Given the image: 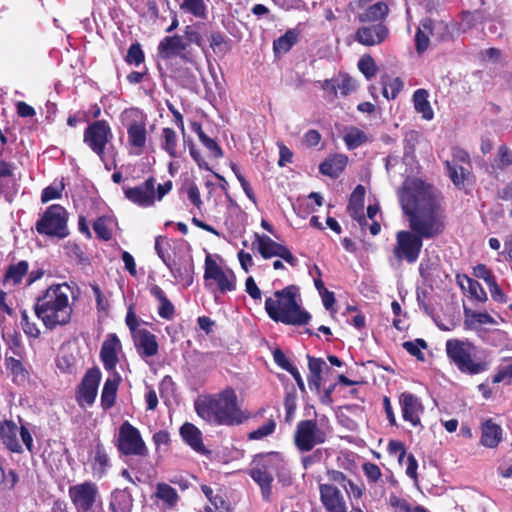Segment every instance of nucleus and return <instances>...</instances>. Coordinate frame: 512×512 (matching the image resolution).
I'll return each instance as SVG.
<instances>
[{"label": "nucleus", "mask_w": 512, "mask_h": 512, "mask_svg": "<svg viewBox=\"0 0 512 512\" xmlns=\"http://www.w3.org/2000/svg\"><path fill=\"white\" fill-rule=\"evenodd\" d=\"M398 195L410 230L396 232L392 255L398 264H414L420 256L423 239L437 237L445 230V215L433 186L419 178L406 179Z\"/></svg>", "instance_id": "f257e3e1"}, {"label": "nucleus", "mask_w": 512, "mask_h": 512, "mask_svg": "<svg viewBox=\"0 0 512 512\" xmlns=\"http://www.w3.org/2000/svg\"><path fill=\"white\" fill-rule=\"evenodd\" d=\"M197 415L209 424L235 426L249 419L238 404L237 394L231 386L218 393L199 397L194 402Z\"/></svg>", "instance_id": "f03ea898"}, {"label": "nucleus", "mask_w": 512, "mask_h": 512, "mask_svg": "<svg viewBox=\"0 0 512 512\" xmlns=\"http://www.w3.org/2000/svg\"><path fill=\"white\" fill-rule=\"evenodd\" d=\"M72 288L67 283L52 284L40 294L34 303L36 317L44 327L53 331L71 322L73 307L69 301Z\"/></svg>", "instance_id": "7ed1b4c3"}, {"label": "nucleus", "mask_w": 512, "mask_h": 512, "mask_svg": "<svg viewBox=\"0 0 512 512\" xmlns=\"http://www.w3.org/2000/svg\"><path fill=\"white\" fill-rule=\"evenodd\" d=\"M297 287L289 285L282 290L275 291V299L268 297L265 300V310L275 322L286 325L302 326L309 323L311 315L302 309L296 300Z\"/></svg>", "instance_id": "20e7f679"}, {"label": "nucleus", "mask_w": 512, "mask_h": 512, "mask_svg": "<svg viewBox=\"0 0 512 512\" xmlns=\"http://www.w3.org/2000/svg\"><path fill=\"white\" fill-rule=\"evenodd\" d=\"M445 349L450 363L462 374L473 376L489 368V362L479 355L478 348L469 340L448 339Z\"/></svg>", "instance_id": "39448f33"}, {"label": "nucleus", "mask_w": 512, "mask_h": 512, "mask_svg": "<svg viewBox=\"0 0 512 512\" xmlns=\"http://www.w3.org/2000/svg\"><path fill=\"white\" fill-rule=\"evenodd\" d=\"M172 188L171 180L158 184L156 187V179L150 176L137 186L123 187V192L125 198L131 203L141 208H148L154 206L156 201H162Z\"/></svg>", "instance_id": "423d86ee"}, {"label": "nucleus", "mask_w": 512, "mask_h": 512, "mask_svg": "<svg viewBox=\"0 0 512 512\" xmlns=\"http://www.w3.org/2000/svg\"><path fill=\"white\" fill-rule=\"evenodd\" d=\"M35 230L39 235L61 240L69 236L68 212L59 205L52 204L46 208L35 223Z\"/></svg>", "instance_id": "0eeeda50"}, {"label": "nucleus", "mask_w": 512, "mask_h": 512, "mask_svg": "<svg viewBox=\"0 0 512 512\" xmlns=\"http://www.w3.org/2000/svg\"><path fill=\"white\" fill-rule=\"evenodd\" d=\"M327 438V432L319 425L316 419H306L297 423L293 441L300 453H307L316 446L324 444Z\"/></svg>", "instance_id": "6e6552de"}, {"label": "nucleus", "mask_w": 512, "mask_h": 512, "mask_svg": "<svg viewBox=\"0 0 512 512\" xmlns=\"http://www.w3.org/2000/svg\"><path fill=\"white\" fill-rule=\"evenodd\" d=\"M115 445L119 453L124 456L146 457L148 455V449L140 431L128 421L120 425Z\"/></svg>", "instance_id": "1a4fd4ad"}, {"label": "nucleus", "mask_w": 512, "mask_h": 512, "mask_svg": "<svg viewBox=\"0 0 512 512\" xmlns=\"http://www.w3.org/2000/svg\"><path fill=\"white\" fill-rule=\"evenodd\" d=\"M203 278L206 287H210V281H214L217 290L221 294L236 290L237 278L235 273L231 269L224 270L220 267L211 254H207L205 257Z\"/></svg>", "instance_id": "9d476101"}, {"label": "nucleus", "mask_w": 512, "mask_h": 512, "mask_svg": "<svg viewBox=\"0 0 512 512\" xmlns=\"http://www.w3.org/2000/svg\"><path fill=\"white\" fill-rule=\"evenodd\" d=\"M112 138V129L106 120H96L90 123L83 133V142L101 160H104L106 146Z\"/></svg>", "instance_id": "9b49d317"}, {"label": "nucleus", "mask_w": 512, "mask_h": 512, "mask_svg": "<svg viewBox=\"0 0 512 512\" xmlns=\"http://www.w3.org/2000/svg\"><path fill=\"white\" fill-rule=\"evenodd\" d=\"M157 54L163 60H169L178 56L185 63H195V55L188 49V43L180 35L164 37L158 44Z\"/></svg>", "instance_id": "f8f14e48"}, {"label": "nucleus", "mask_w": 512, "mask_h": 512, "mask_svg": "<svg viewBox=\"0 0 512 512\" xmlns=\"http://www.w3.org/2000/svg\"><path fill=\"white\" fill-rule=\"evenodd\" d=\"M100 381L101 371L98 367H92L86 371L76 392V400L81 407L84 404L88 406L94 404Z\"/></svg>", "instance_id": "ddd939ff"}, {"label": "nucleus", "mask_w": 512, "mask_h": 512, "mask_svg": "<svg viewBox=\"0 0 512 512\" xmlns=\"http://www.w3.org/2000/svg\"><path fill=\"white\" fill-rule=\"evenodd\" d=\"M69 497L77 512H90L98 495L97 486L89 481L69 487Z\"/></svg>", "instance_id": "4468645a"}, {"label": "nucleus", "mask_w": 512, "mask_h": 512, "mask_svg": "<svg viewBox=\"0 0 512 512\" xmlns=\"http://www.w3.org/2000/svg\"><path fill=\"white\" fill-rule=\"evenodd\" d=\"M257 241V250L264 259L272 257H280L289 265L295 267L298 264V259L291 253V251L267 235L255 234Z\"/></svg>", "instance_id": "2eb2a0df"}, {"label": "nucleus", "mask_w": 512, "mask_h": 512, "mask_svg": "<svg viewBox=\"0 0 512 512\" xmlns=\"http://www.w3.org/2000/svg\"><path fill=\"white\" fill-rule=\"evenodd\" d=\"M389 37V29L383 23L361 26L354 33V40L363 46H376Z\"/></svg>", "instance_id": "dca6fc26"}, {"label": "nucleus", "mask_w": 512, "mask_h": 512, "mask_svg": "<svg viewBox=\"0 0 512 512\" xmlns=\"http://www.w3.org/2000/svg\"><path fill=\"white\" fill-rule=\"evenodd\" d=\"M320 501L327 512H348L342 492L333 484H319Z\"/></svg>", "instance_id": "f3484780"}, {"label": "nucleus", "mask_w": 512, "mask_h": 512, "mask_svg": "<svg viewBox=\"0 0 512 512\" xmlns=\"http://www.w3.org/2000/svg\"><path fill=\"white\" fill-rule=\"evenodd\" d=\"M121 350L122 344L118 336L115 333L108 334L100 350V359L105 370L113 373L116 371V366L119 362L118 353Z\"/></svg>", "instance_id": "a211bd4d"}, {"label": "nucleus", "mask_w": 512, "mask_h": 512, "mask_svg": "<svg viewBox=\"0 0 512 512\" xmlns=\"http://www.w3.org/2000/svg\"><path fill=\"white\" fill-rule=\"evenodd\" d=\"M399 404L405 421L414 427L421 425L420 414L424 408L417 396L410 392H402L399 395Z\"/></svg>", "instance_id": "6ab92c4d"}, {"label": "nucleus", "mask_w": 512, "mask_h": 512, "mask_svg": "<svg viewBox=\"0 0 512 512\" xmlns=\"http://www.w3.org/2000/svg\"><path fill=\"white\" fill-rule=\"evenodd\" d=\"M127 137L129 145L135 149V154L140 155L147 142L146 122L143 117L134 119L127 125Z\"/></svg>", "instance_id": "aec40b11"}, {"label": "nucleus", "mask_w": 512, "mask_h": 512, "mask_svg": "<svg viewBox=\"0 0 512 512\" xmlns=\"http://www.w3.org/2000/svg\"><path fill=\"white\" fill-rule=\"evenodd\" d=\"M135 348L142 358L153 357L158 353L156 336L147 329H139L133 336Z\"/></svg>", "instance_id": "412c9836"}, {"label": "nucleus", "mask_w": 512, "mask_h": 512, "mask_svg": "<svg viewBox=\"0 0 512 512\" xmlns=\"http://www.w3.org/2000/svg\"><path fill=\"white\" fill-rule=\"evenodd\" d=\"M364 197L365 188L362 185H357L350 195L347 206L349 215L356 220L362 228L367 225V219L363 213Z\"/></svg>", "instance_id": "4be33fe9"}, {"label": "nucleus", "mask_w": 512, "mask_h": 512, "mask_svg": "<svg viewBox=\"0 0 512 512\" xmlns=\"http://www.w3.org/2000/svg\"><path fill=\"white\" fill-rule=\"evenodd\" d=\"M502 440V428L489 418L481 424L480 444L487 448H496Z\"/></svg>", "instance_id": "5701e85b"}, {"label": "nucleus", "mask_w": 512, "mask_h": 512, "mask_svg": "<svg viewBox=\"0 0 512 512\" xmlns=\"http://www.w3.org/2000/svg\"><path fill=\"white\" fill-rule=\"evenodd\" d=\"M19 431L20 429L13 421H4L0 425V439L5 447L13 453L23 452V448L17 438Z\"/></svg>", "instance_id": "b1692460"}, {"label": "nucleus", "mask_w": 512, "mask_h": 512, "mask_svg": "<svg viewBox=\"0 0 512 512\" xmlns=\"http://www.w3.org/2000/svg\"><path fill=\"white\" fill-rule=\"evenodd\" d=\"M4 365L7 372L11 375V380L15 385L24 386L28 383L30 373L20 359H16L12 356H6Z\"/></svg>", "instance_id": "393cba45"}, {"label": "nucleus", "mask_w": 512, "mask_h": 512, "mask_svg": "<svg viewBox=\"0 0 512 512\" xmlns=\"http://www.w3.org/2000/svg\"><path fill=\"white\" fill-rule=\"evenodd\" d=\"M120 383L121 376L117 371H114L112 378L106 379L101 392V407L103 410H109L115 405Z\"/></svg>", "instance_id": "a878e982"}, {"label": "nucleus", "mask_w": 512, "mask_h": 512, "mask_svg": "<svg viewBox=\"0 0 512 512\" xmlns=\"http://www.w3.org/2000/svg\"><path fill=\"white\" fill-rule=\"evenodd\" d=\"M282 462L280 453L269 452L257 454L253 461L250 470H260L261 472L273 474Z\"/></svg>", "instance_id": "bb28decb"}, {"label": "nucleus", "mask_w": 512, "mask_h": 512, "mask_svg": "<svg viewBox=\"0 0 512 512\" xmlns=\"http://www.w3.org/2000/svg\"><path fill=\"white\" fill-rule=\"evenodd\" d=\"M150 294L158 300V315L165 320H172L175 316L176 309L174 304L168 299L164 290L157 284H153L149 288Z\"/></svg>", "instance_id": "cd10ccee"}, {"label": "nucleus", "mask_w": 512, "mask_h": 512, "mask_svg": "<svg viewBox=\"0 0 512 512\" xmlns=\"http://www.w3.org/2000/svg\"><path fill=\"white\" fill-rule=\"evenodd\" d=\"M180 435L194 451L202 454L207 452L202 441V433L194 424L184 423L180 428Z\"/></svg>", "instance_id": "c85d7f7f"}, {"label": "nucleus", "mask_w": 512, "mask_h": 512, "mask_svg": "<svg viewBox=\"0 0 512 512\" xmlns=\"http://www.w3.org/2000/svg\"><path fill=\"white\" fill-rule=\"evenodd\" d=\"M347 162V156L343 154H335L325 159L319 165V171L323 175L329 176L331 178H337L344 171Z\"/></svg>", "instance_id": "c756f323"}, {"label": "nucleus", "mask_w": 512, "mask_h": 512, "mask_svg": "<svg viewBox=\"0 0 512 512\" xmlns=\"http://www.w3.org/2000/svg\"><path fill=\"white\" fill-rule=\"evenodd\" d=\"M389 13L388 5L382 1L374 3L357 15L360 23H380L386 19Z\"/></svg>", "instance_id": "7c9ffc66"}, {"label": "nucleus", "mask_w": 512, "mask_h": 512, "mask_svg": "<svg viewBox=\"0 0 512 512\" xmlns=\"http://www.w3.org/2000/svg\"><path fill=\"white\" fill-rule=\"evenodd\" d=\"M153 497L162 501L163 507L166 510L175 509L180 500V496L178 495L176 489L164 482H159L156 484Z\"/></svg>", "instance_id": "2f4dec72"}, {"label": "nucleus", "mask_w": 512, "mask_h": 512, "mask_svg": "<svg viewBox=\"0 0 512 512\" xmlns=\"http://www.w3.org/2000/svg\"><path fill=\"white\" fill-rule=\"evenodd\" d=\"M28 271L29 263L26 260H21L17 263H12L8 265L2 277V284H11L13 286L19 285L21 284L24 276L28 274Z\"/></svg>", "instance_id": "473e14b6"}, {"label": "nucleus", "mask_w": 512, "mask_h": 512, "mask_svg": "<svg viewBox=\"0 0 512 512\" xmlns=\"http://www.w3.org/2000/svg\"><path fill=\"white\" fill-rule=\"evenodd\" d=\"M111 512H131L133 498L128 489L115 490L109 503Z\"/></svg>", "instance_id": "72a5a7b5"}, {"label": "nucleus", "mask_w": 512, "mask_h": 512, "mask_svg": "<svg viewBox=\"0 0 512 512\" xmlns=\"http://www.w3.org/2000/svg\"><path fill=\"white\" fill-rule=\"evenodd\" d=\"M249 476L258 484L261 490L262 499L265 502L272 500L273 474L261 472L260 470H249Z\"/></svg>", "instance_id": "f704fd0d"}, {"label": "nucleus", "mask_w": 512, "mask_h": 512, "mask_svg": "<svg viewBox=\"0 0 512 512\" xmlns=\"http://www.w3.org/2000/svg\"><path fill=\"white\" fill-rule=\"evenodd\" d=\"M429 94L426 89H417L413 94L414 108L417 113L422 115L424 120H432L434 117L433 109L428 100Z\"/></svg>", "instance_id": "c9c22d12"}, {"label": "nucleus", "mask_w": 512, "mask_h": 512, "mask_svg": "<svg viewBox=\"0 0 512 512\" xmlns=\"http://www.w3.org/2000/svg\"><path fill=\"white\" fill-rule=\"evenodd\" d=\"M110 467L108 453L101 442L95 445V454L92 462V469L98 478H102Z\"/></svg>", "instance_id": "e433bc0d"}, {"label": "nucleus", "mask_w": 512, "mask_h": 512, "mask_svg": "<svg viewBox=\"0 0 512 512\" xmlns=\"http://www.w3.org/2000/svg\"><path fill=\"white\" fill-rule=\"evenodd\" d=\"M434 22L432 19H425L421 22L415 34V44L417 53L421 54L427 50L430 40L429 36L432 34Z\"/></svg>", "instance_id": "4c0bfd02"}, {"label": "nucleus", "mask_w": 512, "mask_h": 512, "mask_svg": "<svg viewBox=\"0 0 512 512\" xmlns=\"http://www.w3.org/2000/svg\"><path fill=\"white\" fill-rule=\"evenodd\" d=\"M445 168L447 171V174L453 184L458 189H463L465 186V181L467 180L468 176L470 175L469 169L463 167L462 165L458 163H453L450 161H445Z\"/></svg>", "instance_id": "58836bf2"}, {"label": "nucleus", "mask_w": 512, "mask_h": 512, "mask_svg": "<svg viewBox=\"0 0 512 512\" xmlns=\"http://www.w3.org/2000/svg\"><path fill=\"white\" fill-rule=\"evenodd\" d=\"M299 32L294 29L287 30L282 36L273 42V50L276 54H284L298 42Z\"/></svg>", "instance_id": "ea45409f"}, {"label": "nucleus", "mask_w": 512, "mask_h": 512, "mask_svg": "<svg viewBox=\"0 0 512 512\" xmlns=\"http://www.w3.org/2000/svg\"><path fill=\"white\" fill-rule=\"evenodd\" d=\"M177 146L178 137L176 132L170 127L163 128L161 148L166 151L171 158H176L178 156Z\"/></svg>", "instance_id": "a19ab883"}, {"label": "nucleus", "mask_w": 512, "mask_h": 512, "mask_svg": "<svg viewBox=\"0 0 512 512\" xmlns=\"http://www.w3.org/2000/svg\"><path fill=\"white\" fill-rule=\"evenodd\" d=\"M180 10L193 15L196 18H207V5L205 0H183L179 6Z\"/></svg>", "instance_id": "79ce46f5"}, {"label": "nucleus", "mask_w": 512, "mask_h": 512, "mask_svg": "<svg viewBox=\"0 0 512 512\" xmlns=\"http://www.w3.org/2000/svg\"><path fill=\"white\" fill-rule=\"evenodd\" d=\"M464 315L466 317V323L471 327L476 325H496L497 321L487 312L472 311L470 309H464Z\"/></svg>", "instance_id": "37998d69"}, {"label": "nucleus", "mask_w": 512, "mask_h": 512, "mask_svg": "<svg viewBox=\"0 0 512 512\" xmlns=\"http://www.w3.org/2000/svg\"><path fill=\"white\" fill-rule=\"evenodd\" d=\"M343 140L348 150H354L368 140L366 133L357 127H352L344 135Z\"/></svg>", "instance_id": "c03bdc74"}, {"label": "nucleus", "mask_w": 512, "mask_h": 512, "mask_svg": "<svg viewBox=\"0 0 512 512\" xmlns=\"http://www.w3.org/2000/svg\"><path fill=\"white\" fill-rule=\"evenodd\" d=\"M389 504L395 512H429L424 506H412L406 499L400 498L394 494L390 495Z\"/></svg>", "instance_id": "a18cd8bd"}, {"label": "nucleus", "mask_w": 512, "mask_h": 512, "mask_svg": "<svg viewBox=\"0 0 512 512\" xmlns=\"http://www.w3.org/2000/svg\"><path fill=\"white\" fill-rule=\"evenodd\" d=\"M209 40L210 47L215 54L225 55L231 49L229 40L220 31L212 32Z\"/></svg>", "instance_id": "49530a36"}, {"label": "nucleus", "mask_w": 512, "mask_h": 512, "mask_svg": "<svg viewBox=\"0 0 512 512\" xmlns=\"http://www.w3.org/2000/svg\"><path fill=\"white\" fill-rule=\"evenodd\" d=\"M170 271L173 276L178 279L180 282H183L186 286H190L193 282V262L192 260L189 263L184 265H179L178 267H172L170 265Z\"/></svg>", "instance_id": "de8ad7c7"}, {"label": "nucleus", "mask_w": 512, "mask_h": 512, "mask_svg": "<svg viewBox=\"0 0 512 512\" xmlns=\"http://www.w3.org/2000/svg\"><path fill=\"white\" fill-rule=\"evenodd\" d=\"M202 26H204V24L201 22H196L192 25H187L184 28V36L186 38L185 42H187L188 45L193 43L204 51V41L199 32Z\"/></svg>", "instance_id": "09e8293b"}, {"label": "nucleus", "mask_w": 512, "mask_h": 512, "mask_svg": "<svg viewBox=\"0 0 512 512\" xmlns=\"http://www.w3.org/2000/svg\"><path fill=\"white\" fill-rule=\"evenodd\" d=\"M276 421L272 418L268 419L262 426L248 433L249 440H261L276 430Z\"/></svg>", "instance_id": "8fccbe9b"}, {"label": "nucleus", "mask_w": 512, "mask_h": 512, "mask_svg": "<svg viewBox=\"0 0 512 512\" xmlns=\"http://www.w3.org/2000/svg\"><path fill=\"white\" fill-rule=\"evenodd\" d=\"M358 69L368 80L374 77L378 70L375 60L370 54H364L360 58L358 61Z\"/></svg>", "instance_id": "3c124183"}, {"label": "nucleus", "mask_w": 512, "mask_h": 512, "mask_svg": "<svg viewBox=\"0 0 512 512\" xmlns=\"http://www.w3.org/2000/svg\"><path fill=\"white\" fill-rule=\"evenodd\" d=\"M403 348L417 360L424 361L425 356L421 349L427 348V343L424 339H415L414 341H405L402 344Z\"/></svg>", "instance_id": "603ef678"}, {"label": "nucleus", "mask_w": 512, "mask_h": 512, "mask_svg": "<svg viewBox=\"0 0 512 512\" xmlns=\"http://www.w3.org/2000/svg\"><path fill=\"white\" fill-rule=\"evenodd\" d=\"M21 326L23 332L29 338L38 339L41 335L40 329L35 322L30 321L28 312L26 310L21 311Z\"/></svg>", "instance_id": "864d4df0"}, {"label": "nucleus", "mask_w": 512, "mask_h": 512, "mask_svg": "<svg viewBox=\"0 0 512 512\" xmlns=\"http://www.w3.org/2000/svg\"><path fill=\"white\" fill-rule=\"evenodd\" d=\"M144 60H145V55H144V52L142 50L140 43L135 42V43L131 44L127 51V55L125 56L126 63H128L130 65L139 66L140 64H142L144 62Z\"/></svg>", "instance_id": "5fc2aeb1"}, {"label": "nucleus", "mask_w": 512, "mask_h": 512, "mask_svg": "<svg viewBox=\"0 0 512 512\" xmlns=\"http://www.w3.org/2000/svg\"><path fill=\"white\" fill-rule=\"evenodd\" d=\"M495 163L497 168L501 170L512 165V150L507 145L502 144L499 146Z\"/></svg>", "instance_id": "6e6d98bb"}, {"label": "nucleus", "mask_w": 512, "mask_h": 512, "mask_svg": "<svg viewBox=\"0 0 512 512\" xmlns=\"http://www.w3.org/2000/svg\"><path fill=\"white\" fill-rule=\"evenodd\" d=\"M465 280L468 284V292L474 299L485 302L487 300V294L482 285L475 279L464 275Z\"/></svg>", "instance_id": "4d7b16f0"}, {"label": "nucleus", "mask_w": 512, "mask_h": 512, "mask_svg": "<svg viewBox=\"0 0 512 512\" xmlns=\"http://www.w3.org/2000/svg\"><path fill=\"white\" fill-rule=\"evenodd\" d=\"M403 87V81L399 77H396L390 80L389 83H385L383 85V96L388 100L395 99L400 93V91L403 89Z\"/></svg>", "instance_id": "13d9d810"}, {"label": "nucleus", "mask_w": 512, "mask_h": 512, "mask_svg": "<svg viewBox=\"0 0 512 512\" xmlns=\"http://www.w3.org/2000/svg\"><path fill=\"white\" fill-rule=\"evenodd\" d=\"M66 253L69 257L74 258L79 264L88 263V257L83 251L82 247L74 242H68L66 247Z\"/></svg>", "instance_id": "bf43d9fd"}, {"label": "nucleus", "mask_w": 512, "mask_h": 512, "mask_svg": "<svg viewBox=\"0 0 512 512\" xmlns=\"http://www.w3.org/2000/svg\"><path fill=\"white\" fill-rule=\"evenodd\" d=\"M184 189L186 191L188 200L198 210H201V208L203 206V201L201 199V194H200V190H199L198 186L194 182H191V183L187 184L186 187H182L181 190H184Z\"/></svg>", "instance_id": "052dcab7"}, {"label": "nucleus", "mask_w": 512, "mask_h": 512, "mask_svg": "<svg viewBox=\"0 0 512 512\" xmlns=\"http://www.w3.org/2000/svg\"><path fill=\"white\" fill-rule=\"evenodd\" d=\"M63 182H60L58 186L49 185L43 189L41 194V202L47 203L54 199H60L64 190Z\"/></svg>", "instance_id": "680f3d73"}, {"label": "nucleus", "mask_w": 512, "mask_h": 512, "mask_svg": "<svg viewBox=\"0 0 512 512\" xmlns=\"http://www.w3.org/2000/svg\"><path fill=\"white\" fill-rule=\"evenodd\" d=\"M297 407V395L295 391L287 392L284 398V408H285V420L290 422L295 414Z\"/></svg>", "instance_id": "e2e57ef3"}, {"label": "nucleus", "mask_w": 512, "mask_h": 512, "mask_svg": "<svg viewBox=\"0 0 512 512\" xmlns=\"http://www.w3.org/2000/svg\"><path fill=\"white\" fill-rule=\"evenodd\" d=\"M362 470L369 483L378 482L382 476L379 466L372 462L364 463L362 465Z\"/></svg>", "instance_id": "0e129e2a"}, {"label": "nucleus", "mask_w": 512, "mask_h": 512, "mask_svg": "<svg viewBox=\"0 0 512 512\" xmlns=\"http://www.w3.org/2000/svg\"><path fill=\"white\" fill-rule=\"evenodd\" d=\"M338 79V91L342 96H347L356 89L354 80L347 74L339 75Z\"/></svg>", "instance_id": "69168bd1"}, {"label": "nucleus", "mask_w": 512, "mask_h": 512, "mask_svg": "<svg viewBox=\"0 0 512 512\" xmlns=\"http://www.w3.org/2000/svg\"><path fill=\"white\" fill-rule=\"evenodd\" d=\"M350 499H361L365 494L366 488L363 483H355L352 480H348L346 488H343Z\"/></svg>", "instance_id": "338daca9"}, {"label": "nucleus", "mask_w": 512, "mask_h": 512, "mask_svg": "<svg viewBox=\"0 0 512 512\" xmlns=\"http://www.w3.org/2000/svg\"><path fill=\"white\" fill-rule=\"evenodd\" d=\"M93 230L96 236L101 240L108 241L112 237L111 230L108 228V226L102 218H98L93 223Z\"/></svg>", "instance_id": "774afa93"}]
</instances>
